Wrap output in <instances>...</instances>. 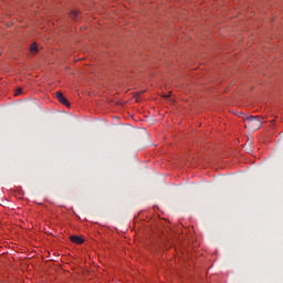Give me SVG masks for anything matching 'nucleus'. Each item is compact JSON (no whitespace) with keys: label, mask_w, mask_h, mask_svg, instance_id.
I'll return each mask as SVG.
<instances>
[{"label":"nucleus","mask_w":283,"mask_h":283,"mask_svg":"<svg viewBox=\"0 0 283 283\" xmlns=\"http://www.w3.org/2000/svg\"><path fill=\"white\" fill-rule=\"evenodd\" d=\"M244 127H247V129H250L251 132H256V129H260V127H262V120L253 116L245 117Z\"/></svg>","instance_id":"f257e3e1"},{"label":"nucleus","mask_w":283,"mask_h":283,"mask_svg":"<svg viewBox=\"0 0 283 283\" xmlns=\"http://www.w3.org/2000/svg\"><path fill=\"white\" fill-rule=\"evenodd\" d=\"M55 96H56L59 103H61V105H64L65 107L71 106L70 101H67V97L64 96L63 93L57 92V93H55Z\"/></svg>","instance_id":"f03ea898"},{"label":"nucleus","mask_w":283,"mask_h":283,"mask_svg":"<svg viewBox=\"0 0 283 283\" xmlns=\"http://www.w3.org/2000/svg\"><path fill=\"white\" fill-rule=\"evenodd\" d=\"M70 240L73 242V244H83V242H85V240L78 235H71Z\"/></svg>","instance_id":"7ed1b4c3"},{"label":"nucleus","mask_w":283,"mask_h":283,"mask_svg":"<svg viewBox=\"0 0 283 283\" xmlns=\"http://www.w3.org/2000/svg\"><path fill=\"white\" fill-rule=\"evenodd\" d=\"M30 50H31V52H33L34 54H36V52H39V49L36 48V43L31 44Z\"/></svg>","instance_id":"20e7f679"},{"label":"nucleus","mask_w":283,"mask_h":283,"mask_svg":"<svg viewBox=\"0 0 283 283\" xmlns=\"http://www.w3.org/2000/svg\"><path fill=\"white\" fill-rule=\"evenodd\" d=\"M70 17H71V19L76 20V17H78V12L77 11H71Z\"/></svg>","instance_id":"39448f33"},{"label":"nucleus","mask_w":283,"mask_h":283,"mask_svg":"<svg viewBox=\"0 0 283 283\" xmlns=\"http://www.w3.org/2000/svg\"><path fill=\"white\" fill-rule=\"evenodd\" d=\"M22 90L21 88H17L13 96H20V94H22Z\"/></svg>","instance_id":"423d86ee"},{"label":"nucleus","mask_w":283,"mask_h":283,"mask_svg":"<svg viewBox=\"0 0 283 283\" xmlns=\"http://www.w3.org/2000/svg\"><path fill=\"white\" fill-rule=\"evenodd\" d=\"M170 96H171V92H169L168 94L163 95L164 98H169Z\"/></svg>","instance_id":"0eeeda50"}]
</instances>
